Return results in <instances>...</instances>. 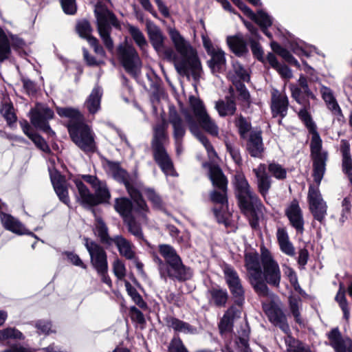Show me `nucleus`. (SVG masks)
Returning a JSON list of instances; mask_svg holds the SVG:
<instances>
[{
	"label": "nucleus",
	"instance_id": "4468645a",
	"mask_svg": "<svg viewBox=\"0 0 352 352\" xmlns=\"http://www.w3.org/2000/svg\"><path fill=\"white\" fill-rule=\"evenodd\" d=\"M118 54L124 69L132 75H136L140 70L141 62L135 49L125 43L118 47Z\"/></svg>",
	"mask_w": 352,
	"mask_h": 352
},
{
	"label": "nucleus",
	"instance_id": "2eb2a0df",
	"mask_svg": "<svg viewBox=\"0 0 352 352\" xmlns=\"http://www.w3.org/2000/svg\"><path fill=\"white\" fill-rule=\"evenodd\" d=\"M307 198L309 209L314 218L322 223L327 215V205L322 199L318 186H309Z\"/></svg>",
	"mask_w": 352,
	"mask_h": 352
},
{
	"label": "nucleus",
	"instance_id": "0eeeda50",
	"mask_svg": "<svg viewBox=\"0 0 352 352\" xmlns=\"http://www.w3.org/2000/svg\"><path fill=\"white\" fill-rule=\"evenodd\" d=\"M159 252L170 267L167 272L170 277L179 281L188 280L192 277L190 269L183 264L180 256L172 246L166 244L160 245Z\"/></svg>",
	"mask_w": 352,
	"mask_h": 352
},
{
	"label": "nucleus",
	"instance_id": "f8f14e48",
	"mask_svg": "<svg viewBox=\"0 0 352 352\" xmlns=\"http://www.w3.org/2000/svg\"><path fill=\"white\" fill-rule=\"evenodd\" d=\"M210 179L213 186L219 190L211 192V200L222 206H226L227 204V180L221 169L217 166H212L210 169Z\"/></svg>",
	"mask_w": 352,
	"mask_h": 352
},
{
	"label": "nucleus",
	"instance_id": "37998d69",
	"mask_svg": "<svg viewBox=\"0 0 352 352\" xmlns=\"http://www.w3.org/2000/svg\"><path fill=\"white\" fill-rule=\"evenodd\" d=\"M95 199H96L97 205L101 203L107 202L110 198V192L107 187V185L103 182H100L99 184L95 188Z\"/></svg>",
	"mask_w": 352,
	"mask_h": 352
},
{
	"label": "nucleus",
	"instance_id": "49530a36",
	"mask_svg": "<svg viewBox=\"0 0 352 352\" xmlns=\"http://www.w3.org/2000/svg\"><path fill=\"white\" fill-rule=\"evenodd\" d=\"M267 169L271 175L278 180H283L287 177V170L276 162H270Z\"/></svg>",
	"mask_w": 352,
	"mask_h": 352
},
{
	"label": "nucleus",
	"instance_id": "c9c22d12",
	"mask_svg": "<svg viewBox=\"0 0 352 352\" xmlns=\"http://www.w3.org/2000/svg\"><path fill=\"white\" fill-rule=\"evenodd\" d=\"M232 68L233 69L228 73V76L233 84L249 80L250 77L247 71L239 63L234 61Z\"/></svg>",
	"mask_w": 352,
	"mask_h": 352
},
{
	"label": "nucleus",
	"instance_id": "bb28decb",
	"mask_svg": "<svg viewBox=\"0 0 352 352\" xmlns=\"http://www.w3.org/2000/svg\"><path fill=\"white\" fill-rule=\"evenodd\" d=\"M276 238L280 250L283 253L291 257L296 255L295 248L290 241L285 228H278L277 229Z\"/></svg>",
	"mask_w": 352,
	"mask_h": 352
},
{
	"label": "nucleus",
	"instance_id": "864d4df0",
	"mask_svg": "<svg viewBox=\"0 0 352 352\" xmlns=\"http://www.w3.org/2000/svg\"><path fill=\"white\" fill-rule=\"evenodd\" d=\"M248 332L244 331L243 336L239 338V340L236 342L238 347L240 349L241 352H252L248 347ZM223 352H232L230 351L229 347H226L223 350Z\"/></svg>",
	"mask_w": 352,
	"mask_h": 352
},
{
	"label": "nucleus",
	"instance_id": "603ef678",
	"mask_svg": "<svg viewBox=\"0 0 352 352\" xmlns=\"http://www.w3.org/2000/svg\"><path fill=\"white\" fill-rule=\"evenodd\" d=\"M266 313L267 314V316L270 319V320L274 324H276L280 320L284 319L285 317L283 314V311L276 307H271L269 308Z\"/></svg>",
	"mask_w": 352,
	"mask_h": 352
},
{
	"label": "nucleus",
	"instance_id": "4c0bfd02",
	"mask_svg": "<svg viewBox=\"0 0 352 352\" xmlns=\"http://www.w3.org/2000/svg\"><path fill=\"white\" fill-rule=\"evenodd\" d=\"M227 43L232 52L237 56H242L248 51L246 43L241 36H228Z\"/></svg>",
	"mask_w": 352,
	"mask_h": 352
},
{
	"label": "nucleus",
	"instance_id": "6e6552de",
	"mask_svg": "<svg viewBox=\"0 0 352 352\" xmlns=\"http://www.w3.org/2000/svg\"><path fill=\"white\" fill-rule=\"evenodd\" d=\"M94 13L96 17L98 30L105 47L112 52L113 50V42L110 37L111 25L118 28L119 23L112 14L100 2L95 7Z\"/></svg>",
	"mask_w": 352,
	"mask_h": 352
},
{
	"label": "nucleus",
	"instance_id": "7ed1b4c3",
	"mask_svg": "<svg viewBox=\"0 0 352 352\" xmlns=\"http://www.w3.org/2000/svg\"><path fill=\"white\" fill-rule=\"evenodd\" d=\"M182 115L184 117L190 132L205 147L208 156L213 158L216 153L200 127L213 136L219 135V127L215 121L208 113L204 102L195 96L189 98V109H183Z\"/></svg>",
	"mask_w": 352,
	"mask_h": 352
},
{
	"label": "nucleus",
	"instance_id": "f704fd0d",
	"mask_svg": "<svg viewBox=\"0 0 352 352\" xmlns=\"http://www.w3.org/2000/svg\"><path fill=\"white\" fill-rule=\"evenodd\" d=\"M209 301L217 307H224L228 298L226 289L220 287H212L208 290Z\"/></svg>",
	"mask_w": 352,
	"mask_h": 352
},
{
	"label": "nucleus",
	"instance_id": "f03ea898",
	"mask_svg": "<svg viewBox=\"0 0 352 352\" xmlns=\"http://www.w3.org/2000/svg\"><path fill=\"white\" fill-rule=\"evenodd\" d=\"M244 258L248 280L260 296L270 295L267 284L279 287L282 277L280 268L267 249L261 248V256L255 251L248 252Z\"/></svg>",
	"mask_w": 352,
	"mask_h": 352
},
{
	"label": "nucleus",
	"instance_id": "a878e982",
	"mask_svg": "<svg viewBox=\"0 0 352 352\" xmlns=\"http://www.w3.org/2000/svg\"><path fill=\"white\" fill-rule=\"evenodd\" d=\"M247 148L251 156L261 157L264 146L261 131H253L250 135Z\"/></svg>",
	"mask_w": 352,
	"mask_h": 352
},
{
	"label": "nucleus",
	"instance_id": "3c124183",
	"mask_svg": "<svg viewBox=\"0 0 352 352\" xmlns=\"http://www.w3.org/2000/svg\"><path fill=\"white\" fill-rule=\"evenodd\" d=\"M298 116L304 122L309 131H314V129H317L316 124L312 120L310 114L307 111L306 106H304V107L299 111Z\"/></svg>",
	"mask_w": 352,
	"mask_h": 352
},
{
	"label": "nucleus",
	"instance_id": "338daca9",
	"mask_svg": "<svg viewBox=\"0 0 352 352\" xmlns=\"http://www.w3.org/2000/svg\"><path fill=\"white\" fill-rule=\"evenodd\" d=\"M351 211V201L349 197H345L342 202V212L340 220L344 222L349 219Z\"/></svg>",
	"mask_w": 352,
	"mask_h": 352
},
{
	"label": "nucleus",
	"instance_id": "aec40b11",
	"mask_svg": "<svg viewBox=\"0 0 352 352\" xmlns=\"http://www.w3.org/2000/svg\"><path fill=\"white\" fill-rule=\"evenodd\" d=\"M285 214L291 226L297 232L304 231V219L302 210L296 200H293L285 209Z\"/></svg>",
	"mask_w": 352,
	"mask_h": 352
},
{
	"label": "nucleus",
	"instance_id": "0e129e2a",
	"mask_svg": "<svg viewBox=\"0 0 352 352\" xmlns=\"http://www.w3.org/2000/svg\"><path fill=\"white\" fill-rule=\"evenodd\" d=\"M227 151L230 153L232 158L237 164H241V157L239 148L233 144L226 142Z\"/></svg>",
	"mask_w": 352,
	"mask_h": 352
},
{
	"label": "nucleus",
	"instance_id": "09e8293b",
	"mask_svg": "<svg viewBox=\"0 0 352 352\" xmlns=\"http://www.w3.org/2000/svg\"><path fill=\"white\" fill-rule=\"evenodd\" d=\"M1 113L9 125L14 123L16 120V116L14 112L13 106L10 103L6 102L3 104L1 108Z\"/></svg>",
	"mask_w": 352,
	"mask_h": 352
},
{
	"label": "nucleus",
	"instance_id": "c756f323",
	"mask_svg": "<svg viewBox=\"0 0 352 352\" xmlns=\"http://www.w3.org/2000/svg\"><path fill=\"white\" fill-rule=\"evenodd\" d=\"M114 243L118 249L120 254L127 259H133L135 257L133 245L130 241L122 236L118 235L113 238L112 243Z\"/></svg>",
	"mask_w": 352,
	"mask_h": 352
},
{
	"label": "nucleus",
	"instance_id": "dca6fc26",
	"mask_svg": "<svg viewBox=\"0 0 352 352\" xmlns=\"http://www.w3.org/2000/svg\"><path fill=\"white\" fill-rule=\"evenodd\" d=\"M223 274L228 288L233 297L236 298V303L239 305H242L244 300L245 291L238 273L233 267L225 265Z\"/></svg>",
	"mask_w": 352,
	"mask_h": 352
},
{
	"label": "nucleus",
	"instance_id": "1a4fd4ad",
	"mask_svg": "<svg viewBox=\"0 0 352 352\" xmlns=\"http://www.w3.org/2000/svg\"><path fill=\"white\" fill-rule=\"evenodd\" d=\"M107 168L109 173L115 179L124 184L128 193L137 204L135 210L142 212L143 217H145V212L148 210V206L142 199L140 191L131 183L127 173L120 167L118 163L116 162H109Z\"/></svg>",
	"mask_w": 352,
	"mask_h": 352
},
{
	"label": "nucleus",
	"instance_id": "9b49d317",
	"mask_svg": "<svg viewBox=\"0 0 352 352\" xmlns=\"http://www.w3.org/2000/svg\"><path fill=\"white\" fill-rule=\"evenodd\" d=\"M31 123L49 135H54L48 121L53 118L54 112L47 105L38 103L30 111Z\"/></svg>",
	"mask_w": 352,
	"mask_h": 352
},
{
	"label": "nucleus",
	"instance_id": "72a5a7b5",
	"mask_svg": "<svg viewBox=\"0 0 352 352\" xmlns=\"http://www.w3.org/2000/svg\"><path fill=\"white\" fill-rule=\"evenodd\" d=\"M320 92L328 109L332 113L336 116H342L341 109L335 99L331 90L327 87L322 86Z\"/></svg>",
	"mask_w": 352,
	"mask_h": 352
},
{
	"label": "nucleus",
	"instance_id": "b1692460",
	"mask_svg": "<svg viewBox=\"0 0 352 352\" xmlns=\"http://www.w3.org/2000/svg\"><path fill=\"white\" fill-rule=\"evenodd\" d=\"M241 10L244 12L251 19L254 20L262 28H267L272 25L271 17L263 10H259L254 14L243 2L241 0H232Z\"/></svg>",
	"mask_w": 352,
	"mask_h": 352
},
{
	"label": "nucleus",
	"instance_id": "5fc2aeb1",
	"mask_svg": "<svg viewBox=\"0 0 352 352\" xmlns=\"http://www.w3.org/2000/svg\"><path fill=\"white\" fill-rule=\"evenodd\" d=\"M113 271L118 279L124 280L126 276V268L124 264L120 260L116 259L113 263Z\"/></svg>",
	"mask_w": 352,
	"mask_h": 352
},
{
	"label": "nucleus",
	"instance_id": "680f3d73",
	"mask_svg": "<svg viewBox=\"0 0 352 352\" xmlns=\"http://www.w3.org/2000/svg\"><path fill=\"white\" fill-rule=\"evenodd\" d=\"M128 225L129 231L138 239H142L143 234L140 226L135 222L133 219L129 218L125 221Z\"/></svg>",
	"mask_w": 352,
	"mask_h": 352
},
{
	"label": "nucleus",
	"instance_id": "a211bd4d",
	"mask_svg": "<svg viewBox=\"0 0 352 352\" xmlns=\"http://www.w3.org/2000/svg\"><path fill=\"white\" fill-rule=\"evenodd\" d=\"M134 205L133 206L131 201L126 198H118L115 201L114 208L124 218V221L131 218L132 212L137 214L139 220L143 223H147V214L148 209L145 212V217H143L142 212L135 210V208L137 206L136 203L133 200Z\"/></svg>",
	"mask_w": 352,
	"mask_h": 352
},
{
	"label": "nucleus",
	"instance_id": "7c9ffc66",
	"mask_svg": "<svg viewBox=\"0 0 352 352\" xmlns=\"http://www.w3.org/2000/svg\"><path fill=\"white\" fill-rule=\"evenodd\" d=\"M102 95L101 88L96 87L93 89L85 103V107L90 113L94 114L100 109Z\"/></svg>",
	"mask_w": 352,
	"mask_h": 352
},
{
	"label": "nucleus",
	"instance_id": "13d9d810",
	"mask_svg": "<svg viewBox=\"0 0 352 352\" xmlns=\"http://www.w3.org/2000/svg\"><path fill=\"white\" fill-rule=\"evenodd\" d=\"M35 327L39 334L48 335L54 332L50 322L45 320H41L36 322Z\"/></svg>",
	"mask_w": 352,
	"mask_h": 352
},
{
	"label": "nucleus",
	"instance_id": "c03bdc74",
	"mask_svg": "<svg viewBox=\"0 0 352 352\" xmlns=\"http://www.w3.org/2000/svg\"><path fill=\"white\" fill-rule=\"evenodd\" d=\"M286 345L288 352H311L307 345L290 337L287 338Z\"/></svg>",
	"mask_w": 352,
	"mask_h": 352
},
{
	"label": "nucleus",
	"instance_id": "6e6d98bb",
	"mask_svg": "<svg viewBox=\"0 0 352 352\" xmlns=\"http://www.w3.org/2000/svg\"><path fill=\"white\" fill-rule=\"evenodd\" d=\"M144 193L148 199L152 202L154 207L157 208L162 207V201L160 197L153 189L146 188Z\"/></svg>",
	"mask_w": 352,
	"mask_h": 352
},
{
	"label": "nucleus",
	"instance_id": "ea45409f",
	"mask_svg": "<svg viewBox=\"0 0 352 352\" xmlns=\"http://www.w3.org/2000/svg\"><path fill=\"white\" fill-rule=\"evenodd\" d=\"M126 28L137 45L140 48V50H144L147 47L148 43L142 31L138 27L131 24H127Z\"/></svg>",
	"mask_w": 352,
	"mask_h": 352
},
{
	"label": "nucleus",
	"instance_id": "e2e57ef3",
	"mask_svg": "<svg viewBox=\"0 0 352 352\" xmlns=\"http://www.w3.org/2000/svg\"><path fill=\"white\" fill-rule=\"evenodd\" d=\"M62 8L67 14H74L76 13L77 6L76 0H60Z\"/></svg>",
	"mask_w": 352,
	"mask_h": 352
},
{
	"label": "nucleus",
	"instance_id": "a18cd8bd",
	"mask_svg": "<svg viewBox=\"0 0 352 352\" xmlns=\"http://www.w3.org/2000/svg\"><path fill=\"white\" fill-rule=\"evenodd\" d=\"M289 307L291 312L297 323L304 324L303 320L300 316V309L302 307L301 300L298 298L291 297L289 298Z\"/></svg>",
	"mask_w": 352,
	"mask_h": 352
},
{
	"label": "nucleus",
	"instance_id": "8fccbe9b",
	"mask_svg": "<svg viewBox=\"0 0 352 352\" xmlns=\"http://www.w3.org/2000/svg\"><path fill=\"white\" fill-rule=\"evenodd\" d=\"M340 151L342 155V167H349L352 159L350 153V144L347 140H341Z\"/></svg>",
	"mask_w": 352,
	"mask_h": 352
},
{
	"label": "nucleus",
	"instance_id": "ddd939ff",
	"mask_svg": "<svg viewBox=\"0 0 352 352\" xmlns=\"http://www.w3.org/2000/svg\"><path fill=\"white\" fill-rule=\"evenodd\" d=\"M85 246L90 256V263L97 272H105L108 268L107 255L104 249L98 243L85 239Z\"/></svg>",
	"mask_w": 352,
	"mask_h": 352
},
{
	"label": "nucleus",
	"instance_id": "9d476101",
	"mask_svg": "<svg viewBox=\"0 0 352 352\" xmlns=\"http://www.w3.org/2000/svg\"><path fill=\"white\" fill-rule=\"evenodd\" d=\"M309 132L312 135L310 147L314 161L313 176L315 182L318 186L325 172L327 153L322 150V140L317 132V129Z\"/></svg>",
	"mask_w": 352,
	"mask_h": 352
},
{
	"label": "nucleus",
	"instance_id": "6ab92c4d",
	"mask_svg": "<svg viewBox=\"0 0 352 352\" xmlns=\"http://www.w3.org/2000/svg\"><path fill=\"white\" fill-rule=\"evenodd\" d=\"M288 104V98L284 91H280L276 89H272L271 109L274 116L285 117L287 114Z\"/></svg>",
	"mask_w": 352,
	"mask_h": 352
},
{
	"label": "nucleus",
	"instance_id": "c85d7f7f",
	"mask_svg": "<svg viewBox=\"0 0 352 352\" xmlns=\"http://www.w3.org/2000/svg\"><path fill=\"white\" fill-rule=\"evenodd\" d=\"M208 55L211 57L208 65L213 73L221 72L225 69L226 60L225 53L221 49L218 48Z\"/></svg>",
	"mask_w": 352,
	"mask_h": 352
},
{
	"label": "nucleus",
	"instance_id": "20e7f679",
	"mask_svg": "<svg viewBox=\"0 0 352 352\" xmlns=\"http://www.w3.org/2000/svg\"><path fill=\"white\" fill-rule=\"evenodd\" d=\"M56 111L60 117L69 119L67 129L73 142L85 152H94L96 150L95 134L84 122L80 111L72 107H58Z\"/></svg>",
	"mask_w": 352,
	"mask_h": 352
},
{
	"label": "nucleus",
	"instance_id": "473e14b6",
	"mask_svg": "<svg viewBox=\"0 0 352 352\" xmlns=\"http://www.w3.org/2000/svg\"><path fill=\"white\" fill-rule=\"evenodd\" d=\"M51 180L59 199L64 204L69 205L68 190L63 179L59 175L57 177L51 175Z\"/></svg>",
	"mask_w": 352,
	"mask_h": 352
},
{
	"label": "nucleus",
	"instance_id": "f257e3e1",
	"mask_svg": "<svg viewBox=\"0 0 352 352\" xmlns=\"http://www.w3.org/2000/svg\"><path fill=\"white\" fill-rule=\"evenodd\" d=\"M146 27L151 43L157 54L164 58L172 61L181 76L188 78L191 76L197 80L202 69L196 50L175 28H169L168 34L175 52L165 45L166 37L153 22L146 21Z\"/></svg>",
	"mask_w": 352,
	"mask_h": 352
},
{
	"label": "nucleus",
	"instance_id": "774afa93",
	"mask_svg": "<svg viewBox=\"0 0 352 352\" xmlns=\"http://www.w3.org/2000/svg\"><path fill=\"white\" fill-rule=\"evenodd\" d=\"M236 124L239 128V133L241 136H244L250 129V124L244 118L240 116L236 120Z\"/></svg>",
	"mask_w": 352,
	"mask_h": 352
},
{
	"label": "nucleus",
	"instance_id": "4d7b16f0",
	"mask_svg": "<svg viewBox=\"0 0 352 352\" xmlns=\"http://www.w3.org/2000/svg\"><path fill=\"white\" fill-rule=\"evenodd\" d=\"M22 333L14 328H7L0 331V340L8 338H21Z\"/></svg>",
	"mask_w": 352,
	"mask_h": 352
},
{
	"label": "nucleus",
	"instance_id": "2f4dec72",
	"mask_svg": "<svg viewBox=\"0 0 352 352\" xmlns=\"http://www.w3.org/2000/svg\"><path fill=\"white\" fill-rule=\"evenodd\" d=\"M215 109L220 116L224 117L233 115L236 109V103L232 97H226L215 103Z\"/></svg>",
	"mask_w": 352,
	"mask_h": 352
},
{
	"label": "nucleus",
	"instance_id": "a19ab883",
	"mask_svg": "<svg viewBox=\"0 0 352 352\" xmlns=\"http://www.w3.org/2000/svg\"><path fill=\"white\" fill-rule=\"evenodd\" d=\"M346 289L344 286L341 284L340 285L339 290L335 297L336 301L338 303L340 307L343 311L344 318L348 320L350 316V309L349 307V303L346 298Z\"/></svg>",
	"mask_w": 352,
	"mask_h": 352
},
{
	"label": "nucleus",
	"instance_id": "423d86ee",
	"mask_svg": "<svg viewBox=\"0 0 352 352\" xmlns=\"http://www.w3.org/2000/svg\"><path fill=\"white\" fill-rule=\"evenodd\" d=\"M236 195L242 212L245 214H255L262 215L265 208L257 196L250 188L248 182L243 174H237L234 177Z\"/></svg>",
	"mask_w": 352,
	"mask_h": 352
},
{
	"label": "nucleus",
	"instance_id": "bf43d9fd",
	"mask_svg": "<svg viewBox=\"0 0 352 352\" xmlns=\"http://www.w3.org/2000/svg\"><path fill=\"white\" fill-rule=\"evenodd\" d=\"M168 352H188L182 341L178 337H174L168 346Z\"/></svg>",
	"mask_w": 352,
	"mask_h": 352
},
{
	"label": "nucleus",
	"instance_id": "5701e85b",
	"mask_svg": "<svg viewBox=\"0 0 352 352\" xmlns=\"http://www.w3.org/2000/svg\"><path fill=\"white\" fill-rule=\"evenodd\" d=\"M329 344L336 352H352V340L344 339L338 328L333 329L327 333Z\"/></svg>",
	"mask_w": 352,
	"mask_h": 352
},
{
	"label": "nucleus",
	"instance_id": "79ce46f5",
	"mask_svg": "<svg viewBox=\"0 0 352 352\" xmlns=\"http://www.w3.org/2000/svg\"><path fill=\"white\" fill-rule=\"evenodd\" d=\"M10 53L11 49L8 36L0 28V61L8 59Z\"/></svg>",
	"mask_w": 352,
	"mask_h": 352
},
{
	"label": "nucleus",
	"instance_id": "e433bc0d",
	"mask_svg": "<svg viewBox=\"0 0 352 352\" xmlns=\"http://www.w3.org/2000/svg\"><path fill=\"white\" fill-rule=\"evenodd\" d=\"M167 324L175 331L184 334H195L197 329L188 323L177 318L170 317L167 320Z\"/></svg>",
	"mask_w": 352,
	"mask_h": 352
},
{
	"label": "nucleus",
	"instance_id": "f3484780",
	"mask_svg": "<svg viewBox=\"0 0 352 352\" xmlns=\"http://www.w3.org/2000/svg\"><path fill=\"white\" fill-rule=\"evenodd\" d=\"M168 120L173 128L176 153L179 155L183 151L182 143L186 133L185 124L175 108H170Z\"/></svg>",
	"mask_w": 352,
	"mask_h": 352
},
{
	"label": "nucleus",
	"instance_id": "de8ad7c7",
	"mask_svg": "<svg viewBox=\"0 0 352 352\" xmlns=\"http://www.w3.org/2000/svg\"><path fill=\"white\" fill-rule=\"evenodd\" d=\"M76 30L80 36L87 39L88 42L90 38H94L91 36L92 29L90 23L86 20L79 21L78 23L76 25Z\"/></svg>",
	"mask_w": 352,
	"mask_h": 352
},
{
	"label": "nucleus",
	"instance_id": "58836bf2",
	"mask_svg": "<svg viewBox=\"0 0 352 352\" xmlns=\"http://www.w3.org/2000/svg\"><path fill=\"white\" fill-rule=\"evenodd\" d=\"M94 232L102 243L107 245L112 244L113 238H111L109 236L108 228L104 222L101 219L98 218L96 219Z\"/></svg>",
	"mask_w": 352,
	"mask_h": 352
},
{
	"label": "nucleus",
	"instance_id": "412c9836",
	"mask_svg": "<svg viewBox=\"0 0 352 352\" xmlns=\"http://www.w3.org/2000/svg\"><path fill=\"white\" fill-rule=\"evenodd\" d=\"M266 165L260 164L253 169L256 178V186L258 192L265 199L272 186V178L266 172Z\"/></svg>",
	"mask_w": 352,
	"mask_h": 352
},
{
	"label": "nucleus",
	"instance_id": "052dcab7",
	"mask_svg": "<svg viewBox=\"0 0 352 352\" xmlns=\"http://www.w3.org/2000/svg\"><path fill=\"white\" fill-rule=\"evenodd\" d=\"M30 139L36 144V146L45 153H50V149L45 140L38 134H32Z\"/></svg>",
	"mask_w": 352,
	"mask_h": 352
},
{
	"label": "nucleus",
	"instance_id": "69168bd1",
	"mask_svg": "<svg viewBox=\"0 0 352 352\" xmlns=\"http://www.w3.org/2000/svg\"><path fill=\"white\" fill-rule=\"evenodd\" d=\"M285 274L288 278L291 285L296 290H297L300 287V285L298 284V278L294 270L289 267H286L285 270Z\"/></svg>",
	"mask_w": 352,
	"mask_h": 352
},
{
	"label": "nucleus",
	"instance_id": "4be33fe9",
	"mask_svg": "<svg viewBox=\"0 0 352 352\" xmlns=\"http://www.w3.org/2000/svg\"><path fill=\"white\" fill-rule=\"evenodd\" d=\"M76 185L78 192L76 195V200L84 207H91L97 205L95 195L90 192L79 177L72 179Z\"/></svg>",
	"mask_w": 352,
	"mask_h": 352
},
{
	"label": "nucleus",
	"instance_id": "cd10ccee",
	"mask_svg": "<svg viewBox=\"0 0 352 352\" xmlns=\"http://www.w3.org/2000/svg\"><path fill=\"white\" fill-rule=\"evenodd\" d=\"M241 310L234 306L230 307L223 315L219 324L221 333L231 330L233 322L236 318H240Z\"/></svg>",
	"mask_w": 352,
	"mask_h": 352
},
{
	"label": "nucleus",
	"instance_id": "393cba45",
	"mask_svg": "<svg viewBox=\"0 0 352 352\" xmlns=\"http://www.w3.org/2000/svg\"><path fill=\"white\" fill-rule=\"evenodd\" d=\"M0 219L5 229L16 234H30L34 236L31 232H29L18 219L9 214L0 212Z\"/></svg>",
	"mask_w": 352,
	"mask_h": 352
},
{
	"label": "nucleus",
	"instance_id": "39448f33",
	"mask_svg": "<svg viewBox=\"0 0 352 352\" xmlns=\"http://www.w3.org/2000/svg\"><path fill=\"white\" fill-rule=\"evenodd\" d=\"M167 127L168 123L164 119L153 126L151 148L154 160L162 172L166 176H177L173 162L164 148V145L168 142Z\"/></svg>",
	"mask_w": 352,
	"mask_h": 352
}]
</instances>
